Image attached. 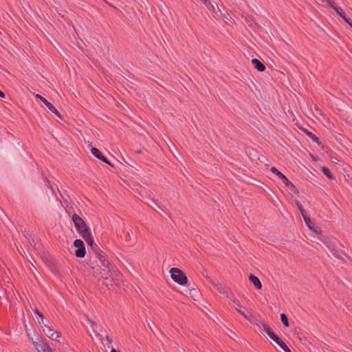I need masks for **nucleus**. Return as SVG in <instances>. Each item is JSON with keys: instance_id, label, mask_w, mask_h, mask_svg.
Wrapping results in <instances>:
<instances>
[{"instance_id": "obj_1", "label": "nucleus", "mask_w": 352, "mask_h": 352, "mask_svg": "<svg viewBox=\"0 0 352 352\" xmlns=\"http://www.w3.org/2000/svg\"><path fill=\"white\" fill-rule=\"evenodd\" d=\"M72 221L78 232L86 241L87 245H89L92 248V250L98 254L97 251L98 249L97 245L94 243V239L89 232V230L82 219L78 215L74 214L72 215Z\"/></svg>"}, {"instance_id": "obj_2", "label": "nucleus", "mask_w": 352, "mask_h": 352, "mask_svg": "<svg viewBox=\"0 0 352 352\" xmlns=\"http://www.w3.org/2000/svg\"><path fill=\"white\" fill-rule=\"evenodd\" d=\"M98 259L100 264V267H102V272H98V269H96V266L91 267L90 273L94 276L101 278L107 279V276L111 274V269L109 261L102 254H98Z\"/></svg>"}, {"instance_id": "obj_3", "label": "nucleus", "mask_w": 352, "mask_h": 352, "mask_svg": "<svg viewBox=\"0 0 352 352\" xmlns=\"http://www.w3.org/2000/svg\"><path fill=\"white\" fill-rule=\"evenodd\" d=\"M170 274L172 279L179 285H185L187 283L188 278L184 273L179 269L173 267L170 270Z\"/></svg>"}, {"instance_id": "obj_4", "label": "nucleus", "mask_w": 352, "mask_h": 352, "mask_svg": "<svg viewBox=\"0 0 352 352\" xmlns=\"http://www.w3.org/2000/svg\"><path fill=\"white\" fill-rule=\"evenodd\" d=\"M74 245L77 248L75 252V255L78 258H83L85 256V248L82 240L76 239L74 242Z\"/></svg>"}, {"instance_id": "obj_5", "label": "nucleus", "mask_w": 352, "mask_h": 352, "mask_svg": "<svg viewBox=\"0 0 352 352\" xmlns=\"http://www.w3.org/2000/svg\"><path fill=\"white\" fill-rule=\"evenodd\" d=\"M43 331L50 338L57 340L61 337V333L58 331H53L50 327L47 324L43 326Z\"/></svg>"}, {"instance_id": "obj_6", "label": "nucleus", "mask_w": 352, "mask_h": 352, "mask_svg": "<svg viewBox=\"0 0 352 352\" xmlns=\"http://www.w3.org/2000/svg\"><path fill=\"white\" fill-rule=\"evenodd\" d=\"M206 278L219 293L226 295L227 298H230L231 293L227 289L223 286L219 285L210 276H206Z\"/></svg>"}, {"instance_id": "obj_7", "label": "nucleus", "mask_w": 352, "mask_h": 352, "mask_svg": "<svg viewBox=\"0 0 352 352\" xmlns=\"http://www.w3.org/2000/svg\"><path fill=\"white\" fill-rule=\"evenodd\" d=\"M35 97L38 99H39L41 101H42L46 107L56 116H57L59 118H62L60 114L58 111V110L51 104L50 102H48L45 98H44L43 96H41L39 94H36Z\"/></svg>"}, {"instance_id": "obj_8", "label": "nucleus", "mask_w": 352, "mask_h": 352, "mask_svg": "<svg viewBox=\"0 0 352 352\" xmlns=\"http://www.w3.org/2000/svg\"><path fill=\"white\" fill-rule=\"evenodd\" d=\"M33 343L35 349L38 351V352H53L50 345L47 344L45 341H43L42 343L34 341Z\"/></svg>"}, {"instance_id": "obj_9", "label": "nucleus", "mask_w": 352, "mask_h": 352, "mask_svg": "<svg viewBox=\"0 0 352 352\" xmlns=\"http://www.w3.org/2000/svg\"><path fill=\"white\" fill-rule=\"evenodd\" d=\"M251 61L254 68L258 71L263 72L265 69V65L259 60L253 58Z\"/></svg>"}, {"instance_id": "obj_10", "label": "nucleus", "mask_w": 352, "mask_h": 352, "mask_svg": "<svg viewBox=\"0 0 352 352\" xmlns=\"http://www.w3.org/2000/svg\"><path fill=\"white\" fill-rule=\"evenodd\" d=\"M249 279L256 289H260L262 287L261 281L256 276L250 274L249 276Z\"/></svg>"}, {"instance_id": "obj_11", "label": "nucleus", "mask_w": 352, "mask_h": 352, "mask_svg": "<svg viewBox=\"0 0 352 352\" xmlns=\"http://www.w3.org/2000/svg\"><path fill=\"white\" fill-rule=\"evenodd\" d=\"M272 339L276 342L285 352H291L287 346L276 335H275L274 337H273Z\"/></svg>"}, {"instance_id": "obj_12", "label": "nucleus", "mask_w": 352, "mask_h": 352, "mask_svg": "<svg viewBox=\"0 0 352 352\" xmlns=\"http://www.w3.org/2000/svg\"><path fill=\"white\" fill-rule=\"evenodd\" d=\"M303 219L306 225L311 230H313L316 232H318V230L315 228L314 223L311 221L309 217L304 216Z\"/></svg>"}, {"instance_id": "obj_13", "label": "nucleus", "mask_w": 352, "mask_h": 352, "mask_svg": "<svg viewBox=\"0 0 352 352\" xmlns=\"http://www.w3.org/2000/svg\"><path fill=\"white\" fill-rule=\"evenodd\" d=\"M262 327L263 330L267 333V334L270 336V338L272 339L274 336L276 335L271 329L266 325L265 324H262Z\"/></svg>"}, {"instance_id": "obj_14", "label": "nucleus", "mask_w": 352, "mask_h": 352, "mask_svg": "<svg viewBox=\"0 0 352 352\" xmlns=\"http://www.w3.org/2000/svg\"><path fill=\"white\" fill-rule=\"evenodd\" d=\"M91 152L93 155H94L96 157H97L99 160L102 157V154L100 153V151L98 148H96L95 147L91 148Z\"/></svg>"}, {"instance_id": "obj_15", "label": "nucleus", "mask_w": 352, "mask_h": 352, "mask_svg": "<svg viewBox=\"0 0 352 352\" xmlns=\"http://www.w3.org/2000/svg\"><path fill=\"white\" fill-rule=\"evenodd\" d=\"M331 7L346 22H348V19L343 14L342 8L335 7L333 5H331Z\"/></svg>"}, {"instance_id": "obj_16", "label": "nucleus", "mask_w": 352, "mask_h": 352, "mask_svg": "<svg viewBox=\"0 0 352 352\" xmlns=\"http://www.w3.org/2000/svg\"><path fill=\"white\" fill-rule=\"evenodd\" d=\"M270 170L272 173L276 175L279 179L281 177L282 175H283V173H281L278 169H276L275 167H272L270 168Z\"/></svg>"}, {"instance_id": "obj_17", "label": "nucleus", "mask_w": 352, "mask_h": 352, "mask_svg": "<svg viewBox=\"0 0 352 352\" xmlns=\"http://www.w3.org/2000/svg\"><path fill=\"white\" fill-rule=\"evenodd\" d=\"M280 320H281L282 322L283 323V324L285 327H288L289 326L287 318V316H286V315L285 314H280Z\"/></svg>"}, {"instance_id": "obj_18", "label": "nucleus", "mask_w": 352, "mask_h": 352, "mask_svg": "<svg viewBox=\"0 0 352 352\" xmlns=\"http://www.w3.org/2000/svg\"><path fill=\"white\" fill-rule=\"evenodd\" d=\"M322 173L329 179H332V175L327 168L322 167Z\"/></svg>"}, {"instance_id": "obj_19", "label": "nucleus", "mask_w": 352, "mask_h": 352, "mask_svg": "<svg viewBox=\"0 0 352 352\" xmlns=\"http://www.w3.org/2000/svg\"><path fill=\"white\" fill-rule=\"evenodd\" d=\"M280 179H281L283 181V182L285 184V185L287 187L288 186L290 185L291 184V182L289 181V179L283 175L281 176V177L280 178Z\"/></svg>"}, {"instance_id": "obj_20", "label": "nucleus", "mask_w": 352, "mask_h": 352, "mask_svg": "<svg viewBox=\"0 0 352 352\" xmlns=\"http://www.w3.org/2000/svg\"><path fill=\"white\" fill-rule=\"evenodd\" d=\"M297 206H298V209L300 210V213H301V214H302V217H304V216H307V215H306V213H305V210L303 209V208H302V205H301V204H297Z\"/></svg>"}, {"instance_id": "obj_21", "label": "nucleus", "mask_w": 352, "mask_h": 352, "mask_svg": "<svg viewBox=\"0 0 352 352\" xmlns=\"http://www.w3.org/2000/svg\"><path fill=\"white\" fill-rule=\"evenodd\" d=\"M35 314H37V315L38 316V317L40 318V320H41L38 322H39V324H44V321H43V315H42L41 313H39V312L38 311V310H35Z\"/></svg>"}, {"instance_id": "obj_22", "label": "nucleus", "mask_w": 352, "mask_h": 352, "mask_svg": "<svg viewBox=\"0 0 352 352\" xmlns=\"http://www.w3.org/2000/svg\"><path fill=\"white\" fill-rule=\"evenodd\" d=\"M289 190L293 191L294 192H297L296 188L294 185L291 182L290 185L287 186Z\"/></svg>"}, {"instance_id": "obj_23", "label": "nucleus", "mask_w": 352, "mask_h": 352, "mask_svg": "<svg viewBox=\"0 0 352 352\" xmlns=\"http://www.w3.org/2000/svg\"><path fill=\"white\" fill-rule=\"evenodd\" d=\"M307 134L311 138V140H313L315 142L318 141V138L315 135H314L311 133H308Z\"/></svg>"}, {"instance_id": "obj_24", "label": "nucleus", "mask_w": 352, "mask_h": 352, "mask_svg": "<svg viewBox=\"0 0 352 352\" xmlns=\"http://www.w3.org/2000/svg\"><path fill=\"white\" fill-rule=\"evenodd\" d=\"M100 160L103 161L104 162L111 164L107 160V159L102 155V157L100 159Z\"/></svg>"}, {"instance_id": "obj_25", "label": "nucleus", "mask_w": 352, "mask_h": 352, "mask_svg": "<svg viewBox=\"0 0 352 352\" xmlns=\"http://www.w3.org/2000/svg\"><path fill=\"white\" fill-rule=\"evenodd\" d=\"M236 310L239 311V313H240L244 318H245L246 319H249L248 317L247 316V315L242 311L241 310H239L238 309H236Z\"/></svg>"}, {"instance_id": "obj_26", "label": "nucleus", "mask_w": 352, "mask_h": 352, "mask_svg": "<svg viewBox=\"0 0 352 352\" xmlns=\"http://www.w3.org/2000/svg\"><path fill=\"white\" fill-rule=\"evenodd\" d=\"M102 267H100L98 264H97V266L96 267V269L98 270V272H102Z\"/></svg>"}, {"instance_id": "obj_27", "label": "nucleus", "mask_w": 352, "mask_h": 352, "mask_svg": "<svg viewBox=\"0 0 352 352\" xmlns=\"http://www.w3.org/2000/svg\"><path fill=\"white\" fill-rule=\"evenodd\" d=\"M106 341L108 344H111V340L108 336H106Z\"/></svg>"}, {"instance_id": "obj_28", "label": "nucleus", "mask_w": 352, "mask_h": 352, "mask_svg": "<svg viewBox=\"0 0 352 352\" xmlns=\"http://www.w3.org/2000/svg\"><path fill=\"white\" fill-rule=\"evenodd\" d=\"M0 97L5 98V94L0 90Z\"/></svg>"}, {"instance_id": "obj_29", "label": "nucleus", "mask_w": 352, "mask_h": 352, "mask_svg": "<svg viewBox=\"0 0 352 352\" xmlns=\"http://www.w3.org/2000/svg\"><path fill=\"white\" fill-rule=\"evenodd\" d=\"M88 320L91 324L92 326H94L95 324L93 321L90 320L89 319Z\"/></svg>"}, {"instance_id": "obj_30", "label": "nucleus", "mask_w": 352, "mask_h": 352, "mask_svg": "<svg viewBox=\"0 0 352 352\" xmlns=\"http://www.w3.org/2000/svg\"><path fill=\"white\" fill-rule=\"evenodd\" d=\"M111 352H118V351H117L115 349H112L111 350Z\"/></svg>"}, {"instance_id": "obj_31", "label": "nucleus", "mask_w": 352, "mask_h": 352, "mask_svg": "<svg viewBox=\"0 0 352 352\" xmlns=\"http://www.w3.org/2000/svg\"><path fill=\"white\" fill-rule=\"evenodd\" d=\"M204 3L206 4L207 0H201Z\"/></svg>"}, {"instance_id": "obj_32", "label": "nucleus", "mask_w": 352, "mask_h": 352, "mask_svg": "<svg viewBox=\"0 0 352 352\" xmlns=\"http://www.w3.org/2000/svg\"><path fill=\"white\" fill-rule=\"evenodd\" d=\"M346 23H349V24L350 25V26H351V27H352V21H351V22H350V21H348V22H346Z\"/></svg>"}, {"instance_id": "obj_33", "label": "nucleus", "mask_w": 352, "mask_h": 352, "mask_svg": "<svg viewBox=\"0 0 352 352\" xmlns=\"http://www.w3.org/2000/svg\"><path fill=\"white\" fill-rule=\"evenodd\" d=\"M223 17L228 19L227 16L226 14L223 15Z\"/></svg>"}, {"instance_id": "obj_34", "label": "nucleus", "mask_w": 352, "mask_h": 352, "mask_svg": "<svg viewBox=\"0 0 352 352\" xmlns=\"http://www.w3.org/2000/svg\"><path fill=\"white\" fill-rule=\"evenodd\" d=\"M211 6L213 9L214 8V5L211 4Z\"/></svg>"}, {"instance_id": "obj_35", "label": "nucleus", "mask_w": 352, "mask_h": 352, "mask_svg": "<svg viewBox=\"0 0 352 352\" xmlns=\"http://www.w3.org/2000/svg\"><path fill=\"white\" fill-rule=\"evenodd\" d=\"M217 8H218L219 12H221V10L218 7H217Z\"/></svg>"}]
</instances>
